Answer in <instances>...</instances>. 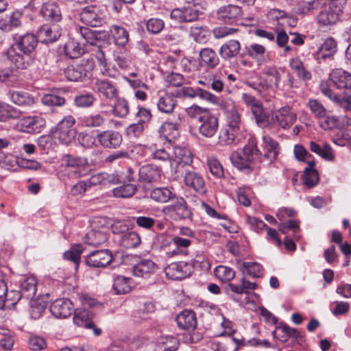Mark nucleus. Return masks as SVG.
Returning a JSON list of instances; mask_svg holds the SVG:
<instances>
[{
  "label": "nucleus",
  "mask_w": 351,
  "mask_h": 351,
  "mask_svg": "<svg viewBox=\"0 0 351 351\" xmlns=\"http://www.w3.org/2000/svg\"><path fill=\"white\" fill-rule=\"evenodd\" d=\"M73 305L71 300L65 298L55 300L50 306L51 314L56 318H66L71 315Z\"/></svg>",
  "instance_id": "19"
},
{
  "label": "nucleus",
  "mask_w": 351,
  "mask_h": 351,
  "mask_svg": "<svg viewBox=\"0 0 351 351\" xmlns=\"http://www.w3.org/2000/svg\"><path fill=\"white\" fill-rule=\"evenodd\" d=\"M113 289L116 294H125L131 290V279L123 276L114 278Z\"/></svg>",
  "instance_id": "48"
},
{
  "label": "nucleus",
  "mask_w": 351,
  "mask_h": 351,
  "mask_svg": "<svg viewBox=\"0 0 351 351\" xmlns=\"http://www.w3.org/2000/svg\"><path fill=\"white\" fill-rule=\"evenodd\" d=\"M141 243L140 235L134 231H128L121 236L119 243L125 249H132L137 247Z\"/></svg>",
  "instance_id": "37"
},
{
  "label": "nucleus",
  "mask_w": 351,
  "mask_h": 351,
  "mask_svg": "<svg viewBox=\"0 0 351 351\" xmlns=\"http://www.w3.org/2000/svg\"><path fill=\"white\" fill-rule=\"evenodd\" d=\"M75 31L79 34L85 43L94 45V43L100 38V32L90 29L89 27L77 26Z\"/></svg>",
  "instance_id": "47"
},
{
  "label": "nucleus",
  "mask_w": 351,
  "mask_h": 351,
  "mask_svg": "<svg viewBox=\"0 0 351 351\" xmlns=\"http://www.w3.org/2000/svg\"><path fill=\"white\" fill-rule=\"evenodd\" d=\"M113 260L112 252L108 250H95L85 258L86 264L94 268L105 267Z\"/></svg>",
  "instance_id": "10"
},
{
  "label": "nucleus",
  "mask_w": 351,
  "mask_h": 351,
  "mask_svg": "<svg viewBox=\"0 0 351 351\" xmlns=\"http://www.w3.org/2000/svg\"><path fill=\"white\" fill-rule=\"evenodd\" d=\"M243 12L241 7L228 4L221 6L217 10V17L219 20L228 24H234L241 19Z\"/></svg>",
  "instance_id": "9"
},
{
  "label": "nucleus",
  "mask_w": 351,
  "mask_h": 351,
  "mask_svg": "<svg viewBox=\"0 0 351 351\" xmlns=\"http://www.w3.org/2000/svg\"><path fill=\"white\" fill-rule=\"evenodd\" d=\"M80 16V20L86 25L99 27L105 22V8L97 5H88L82 8Z\"/></svg>",
  "instance_id": "5"
},
{
  "label": "nucleus",
  "mask_w": 351,
  "mask_h": 351,
  "mask_svg": "<svg viewBox=\"0 0 351 351\" xmlns=\"http://www.w3.org/2000/svg\"><path fill=\"white\" fill-rule=\"evenodd\" d=\"M151 198L160 203H167L176 197V194L167 187L154 189L150 193Z\"/></svg>",
  "instance_id": "39"
},
{
  "label": "nucleus",
  "mask_w": 351,
  "mask_h": 351,
  "mask_svg": "<svg viewBox=\"0 0 351 351\" xmlns=\"http://www.w3.org/2000/svg\"><path fill=\"white\" fill-rule=\"evenodd\" d=\"M330 80L339 89L351 88V74L341 69L332 70Z\"/></svg>",
  "instance_id": "22"
},
{
  "label": "nucleus",
  "mask_w": 351,
  "mask_h": 351,
  "mask_svg": "<svg viewBox=\"0 0 351 351\" xmlns=\"http://www.w3.org/2000/svg\"><path fill=\"white\" fill-rule=\"evenodd\" d=\"M297 115L289 106L282 107L272 115L269 125L278 126L284 130L289 128L296 121Z\"/></svg>",
  "instance_id": "7"
},
{
  "label": "nucleus",
  "mask_w": 351,
  "mask_h": 351,
  "mask_svg": "<svg viewBox=\"0 0 351 351\" xmlns=\"http://www.w3.org/2000/svg\"><path fill=\"white\" fill-rule=\"evenodd\" d=\"M157 269L156 264L149 259H144L133 267L134 276L139 278H147L154 274Z\"/></svg>",
  "instance_id": "26"
},
{
  "label": "nucleus",
  "mask_w": 351,
  "mask_h": 351,
  "mask_svg": "<svg viewBox=\"0 0 351 351\" xmlns=\"http://www.w3.org/2000/svg\"><path fill=\"white\" fill-rule=\"evenodd\" d=\"M166 276L171 280H182L191 276L192 269L189 264L180 261L172 263L165 269Z\"/></svg>",
  "instance_id": "11"
},
{
  "label": "nucleus",
  "mask_w": 351,
  "mask_h": 351,
  "mask_svg": "<svg viewBox=\"0 0 351 351\" xmlns=\"http://www.w3.org/2000/svg\"><path fill=\"white\" fill-rule=\"evenodd\" d=\"M95 88L106 99L112 100L118 97L119 89L115 83L107 79H97Z\"/></svg>",
  "instance_id": "15"
},
{
  "label": "nucleus",
  "mask_w": 351,
  "mask_h": 351,
  "mask_svg": "<svg viewBox=\"0 0 351 351\" xmlns=\"http://www.w3.org/2000/svg\"><path fill=\"white\" fill-rule=\"evenodd\" d=\"M162 211L165 215L176 221L190 219L193 215L186 200L182 197H176L175 202L165 206Z\"/></svg>",
  "instance_id": "4"
},
{
  "label": "nucleus",
  "mask_w": 351,
  "mask_h": 351,
  "mask_svg": "<svg viewBox=\"0 0 351 351\" xmlns=\"http://www.w3.org/2000/svg\"><path fill=\"white\" fill-rule=\"evenodd\" d=\"M252 113L256 120V123L260 127H266L269 125L268 117L265 112L262 103L259 101L257 104L251 108Z\"/></svg>",
  "instance_id": "52"
},
{
  "label": "nucleus",
  "mask_w": 351,
  "mask_h": 351,
  "mask_svg": "<svg viewBox=\"0 0 351 351\" xmlns=\"http://www.w3.org/2000/svg\"><path fill=\"white\" fill-rule=\"evenodd\" d=\"M219 58L214 50L204 48L199 51V64L210 69L215 68L219 64Z\"/></svg>",
  "instance_id": "35"
},
{
  "label": "nucleus",
  "mask_w": 351,
  "mask_h": 351,
  "mask_svg": "<svg viewBox=\"0 0 351 351\" xmlns=\"http://www.w3.org/2000/svg\"><path fill=\"white\" fill-rule=\"evenodd\" d=\"M108 240V235L106 232L100 230H92L88 232L85 237L84 242L92 246H98L106 243Z\"/></svg>",
  "instance_id": "41"
},
{
  "label": "nucleus",
  "mask_w": 351,
  "mask_h": 351,
  "mask_svg": "<svg viewBox=\"0 0 351 351\" xmlns=\"http://www.w3.org/2000/svg\"><path fill=\"white\" fill-rule=\"evenodd\" d=\"M6 56L17 69H27L32 62V56L23 53H19L16 51V48L14 47L8 49Z\"/></svg>",
  "instance_id": "16"
},
{
  "label": "nucleus",
  "mask_w": 351,
  "mask_h": 351,
  "mask_svg": "<svg viewBox=\"0 0 351 351\" xmlns=\"http://www.w3.org/2000/svg\"><path fill=\"white\" fill-rule=\"evenodd\" d=\"M263 147L265 151L264 158L269 160L270 162L276 159L279 152L280 145L278 141L269 135L263 136Z\"/></svg>",
  "instance_id": "30"
},
{
  "label": "nucleus",
  "mask_w": 351,
  "mask_h": 351,
  "mask_svg": "<svg viewBox=\"0 0 351 351\" xmlns=\"http://www.w3.org/2000/svg\"><path fill=\"white\" fill-rule=\"evenodd\" d=\"M46 125V121L40 116H28L21 119L17 126L26 133H39Z\"/></svg>",
  "instance_id": "12"
},
{
  "label": "nucleus",
  "mask_w": 351,
  "mask_h": 351,
  "mask_svg": "<svg viewBox=\"0 0 351 351\" xmlns=\"http://www.w3.org/2000/svg\"><path fill=\"white\" fill-rule=\"evenodd\" d=\"M75 123V119L73 116H66L51 128V133L61 144L69 145L74 141L76 136V131L73 128Z\"/></svg>",
  "instance_id": "1"
},
{
  "label": "nucleus",
  "mask_w": 351,
  "mask_h": 351,
  "mask_svg": "<svg viewBox=\"0 0 351 351\" xmlns=\"http://www.w3.org/2000/svg\"><path fill=\"white\" fill-rule=\"evenodd\" d=\"M227 104L229 108L226 110V127L240 132L241 117L234 106V103L229 100L227 101Z\"/></svg>",
  "instance_id": "33"
},
{
  "label": "nucleus",
  "mask_w": 351,
  "mask_h": 351,
  "mask_svg": "<svg viewBox=\"0 0 351 351\" xmlns=\"http://www.w3.org/2000/svg\"><path fill=\"white\" fill-rule=\"evenodd\" d=\"M158 132L168 141L176 138L178 136V124L173 122H165L159 128Z\"/></svg>",
  "instance_id": "49"
},
{
  "label": "nucleus",
  "mask_w": 351,
  "mask_h": 351,
  "mask_svg": "<svg viewBox=\"0 0 351 351\" xmlns=\"http://www.w3.org/2000/svg\"><path fill=\"white\" fill-rule=\"evenodd\" d=\"M138 174L139 182L150 184L160 179L162 170L155 165L147 164L139 167Z\"/></svg>",
  "instance_id": "13"
},
{
  "label": "nucleus",
  "mask_w": 351,
  "mask_h": 351,
  "mask_svg": "<svg viewBox=\"0 0 351 351\" xmlns=\"http://www.w3.org/2000/svg\"><path fill=\"white\" fill-rule=\"evenodd\" d=\"M219 129V119L211 112L206 114L198 123L191 127L190 131L197 135L195 131L207 138L213 137Z\"/></svg>",
  "instance_id": "3"
},
{
  "label": "nucleus",
  "mask_w": 351,
  "mask_h": 351,
  "mask_svg": "<svg viewBox=\"0 0 351 351\" xmlns=\"http://www.w3.org/2000/svg\"><path fill=\"white\" fill-rule=\"evenodd\" d=\"M162 351H176L178 350L179 340L173 336H162L158 338L156 343Z\"/></svg>",
  "instance_id": "46"
},
{
  "label": "nucleus",
  "mask_w": 351,
  "mask_h": 351,
  "mask_svg": "<svg viewBox=\"0 0 351 351\" xmlns=\"http://www.w3.org/2000/svg\"><path fill=\"white\" fill-rule=\"evenodd\" d=\"M337 51V43L336 40L333 38L329 37L322 44L317 52L313 54V56L318 61L332 59Z\"/></svg>",
  "instance_id": "20"
},
{
  "label": "nucleus",
  "mask_w": 351,
  "mask_h": 351,
  "mask_svg": "<svg viewBox=\"0 0 351 351\" xmlns=\"http://www.w3.org/2000/svg\"><path fill=\"white\" fill-rule=\"evenodd\" d=\"M280 330L285 335L280 337L279 339L282 342H286L289 337H291L293 339L294 343L302 345L304 341L303 335L296 328H291L289 325L285 323H280L278 326L276 327V330L273 332V335L275 337L276 332Z\"/></svg>",
  "instance_id": "25"
},
{
  "label": "nucleus",
  "mask_w": 351,
  "mask_h": 351,
  "mask_svg": "<svg viewBox=\"0 0 351 351\" xmlns=\"http://www.w3.org/2000/svg\"><path fill=\"white\" fill-rule=\"evenodd\" d=\"M210 111L207 108H202L197 105H193L186 109L187 114L195 121L198 123Z\"/></svg>",
  "instance_id": "61"
},
{
  "label": "nucleus",
  "mask_w": 351,
  "mask_h": 351,
  "mask_svg": "<svg viewBox=\"0 0 351 351\" xmlns=\"http://www.w3.org/2000/svg\"><path fill=\"white\" fill-rule=\"evenodd\" d=\"M41 101L45 106L55 107L64 106L66 100L55 94H45L42 97Z\"/></svg>",
  "instance_id": "62"
},
{
  "label": "nucleus",
  "mask_w": 351,
  "mask_h": 351,
  "mask_svg": "<svg viewBox=\"0 0 351 351\" xmlns=\"http://www.w3.org/2000/svg\"><path fill=\"white\" fill-rule=\"evenodd\" d=\"M106 121V119L100 113L88 114L81 118L82 125L88 128H101Z\"/></svg>",
  "instance_id": "40"
},
{
  "label": "nucleus",
  "mask_w": 351,
  "mask_h": 351,
  "mask_svg": "<svg viewBox=\"0 0 351 351\" xmlns=\"http://www.w3.org/2000/svg\"><path fill=\"white\" fill-rule=\"evenodd\" d=\"M304 184L308 188L314 187L319 181V175L317 170L304 169L302 175Z\"/></svg>",
  "instance_id": "63"
},
{
  "label": "nucleus",
  "mask_w": 351,
  "mask_h": 351,
  "mask_svg": "<svg viewBox=\"0 0 351 351\" xmlns=\"http://www.w3.org/2000/svg\"><path fill=\"white\" fill-rule=\"evenodd\" d=\"M94 67L92 59H82L77 64L67 66L64 69V75L69 81L82 82L89 77Z\"/></svg>",
  "instance_id": "2"
},
{
  "label": "nucleus",
  "mask_w": 351,
  "mask_h": 351,
  "mask_svg": "<svg viewBox=\"0 0 351 351\" xmlns=\"http://www.w3.org/2000/svg\"><path fill=\"white\" fill-rule=\"evenodd\" d=\"M245 84L252 88L257 95L262 97L265 95L266 90L271 87V84L267 80L258 74L248 77L245 81Z\"/></svg>",
  "instance_id": "29"
},
{
  "label": "nucleus",
  "mask_w": 351,
  "mask_h": 351,
  "mask_svg": "<svg viewBox=\"0 0 351 351\" xmlns=\"http://www.w3.org/2000/svg\"><path fill=\"white\" fill-rule=\"evenodd\" d=\"M95 139L101 147L106 149H117L120 147L123 141L121 134L113 130L97 132Z\"/></svg>",
  "instance_id": "8"
},
{
  "label": "nucleus",
  "mask_w": 351,
  "mask_h": 351,
  "mask_svg": "<svg viewBox=\"0 0 351 351\" xmlns=\"http://www.w3.org/2000/svg\"><path fill=\"white\" fill-rule=\"evenodd\" d=\"M241 49V47L239 41L230 40L221 46L219 54L223 59L230 60L237 57L239 54Z\"/></svg>",
  "instance_id": "28"
},
{
  "label": "nucleus",
  "mask_w": 351,
  "mask_h": 351,
  "mask_svg": "<svg viewBox=\"0 0 351 351\" xmlns=\"http://www.w3.org/2000/svg\"><path fill=\"white\" fill-rule=\"evenodd\" d=\"M207 165L210 172L216 178H220L223 176V169L220 162L214 157L208 158Z\"/></svg>",
  "instance_id": "64"
},
{
  "label": "nucleus",
  "mask_w": 351,
  "mask_h": 351,
  "mask_svg": "<svg viewBox=\"0 0 351 351\" xmlns=\"http://www.w3.org/2000/svg\"><path fill=\"white\" fill-rule=\"evenodd\" d=\"M93 55L96 58L99 64L102 66L101 71L103 75L112 77L110 74L109 69L107 68V62L105 58V54L100 47L96 46L92 49Z\"/></svg>",
  "instance_id": "60"
},
{
  "label": "nucleus",
  "mask_w": 351,
  "mask_h": 351,
  "mask_svg": "<svg viewBox=\"0 0 351 351\" xmlns=\"http://www.w3.org/2000/svg\"><path fill=\"white\" fill-rule=\"evenodd\" d=\"M23 298L32 300L36 293V281L34 278H27L21 285V290Z\"/></svg>",
  "instance_id": "45"
},
{
  "label": "nucleus",
  "mask_w": 351,
  "mask_h": 351,
  "mask_svg": "<svg viewBox=\"0 0 351 351\" xmlns=\"http://www.w3.org/2000/svg\"><path fill=\"white\" fill-rule=\"evenodd\" d=\"M116 99L112 109V114L114 117L125 118L130 112L129 103L124 98L117 97Z\"/></svg>",
  "instance_id": "50"
},
{
  "label": "nucleus",
  "mask_w": 351,
  "mask_h": 351,
  "mask_svg": "<svg viewBox=\"0 0 351 351\" xmlns=\"http://www.w3.org/2000/svg\"><path fill=\"white\" fill-rule=\"evenodd\" d=\"M10 99L16 105L22 107H30L34 104V98L30 94L23 91H12L8 93Z\"/></svg>",
  "instance_id": "34"
},
{
  "label": "nucleus",
  "mask_w": 351,
  "mask_h": 351,
  "mask_svg": "<svg viewBox=\"0 0 351 351\" xmlns=\"http://www.w3.org/2000/svg\"><path fill=\"white\" fill-rule=\"evenodd\" d=\"M19 158L12 154L0 152V166L7 169L17 167Z\"/></svg>",
  "instance_id": "58"
},
{
  "label": "nucleus",
  "mask_w": 351,
  "mask_h": 351,
  "mask_svg": "<svg viewBox=\"0 0 351 351\" xmlns=\"http://www.w3.org/2000/svg\"><path fill=\"white\" fill-rule=\"evenodd\" d=\"M84 52V49L80 47L78 43L74 40H69L64 46V53L70 59L77 58Z\"/></svg>",
  "instance_id": "51"
},
{
  "label": "nucleus",
  "mask_w": 351,
  "mask_h": 351,
  "mask_svg": "<svg viewBox=\"0 0 351 351\" xmlns=\"http://www.w3.org/2000/svg\"><path fill=\"white\" fill-rule=\"evenodd\" d=\"M15 43L12 45L14 48L19 49L21 52L31 56L36 49L38 40L33 34H25L15 38Z\"/></svg>",
  "instance_id": "14"
},
{
  "label": "nucleus",
  "mask_w": 351,
  "mask_h": 351,
  "mask_svg": "<svg viewBox=\"0 0 351 351\" xmlns=\"http://www.w3.org/2000/svg\"><path fill=\"white\" fill-rule=\"evenodd\" d=\"M82 252L83 246L81 244H75L64 253V257L65 259L73 262L76 265V268H77L80 263Z\"/></svg>",
  "instance_id": "55"
},
{
  "label": "nucleus",
  "mask_w": 351,
  "mask_h": 351,
  "mask_svg": "<svg viewBox=\"0 0 351 351\" xmlns=\"http://www.w3.org/2000/svg\"><path fill=\"white\" fill-rule=\"evenodd\" d=\"M96 101L94 95L89 92L77 93L73 99L74 104L77 108H88L93 106Z\"/></svg>",
  "instance_id": "42"
},
{
  "label": "nucleus",
  "mask_w": 351,
  "mask_h": 351,
  "mask_svg": "<svg viewBox=\"0 0 351 351\" xmlns=\"http://www.w3.org/2000/svg\"><path fill=\"white\" fill-rule=\"evenodd\" d=\"M110 32L117 46L124 47L128 44L129 34L124 27L113 25L110 27Z\"/></svg>",
  "instance_id": "36"
},
{
  "label": "nucleus",
  "mask_w": 351,
  "mask_h": 351,
  "mask_svg": "<svg viewBox=\"0 0 351 351\" xmlns=\"http://www.w3.org/2000/svg\"><path fill=\"white\" fill-rule=\"evenodd\" d=\"M47 304L42 300H32L30 303L29 314L32 319H38L42 317L45 309Z\"/></svg>",
  "instance_id": "59"
},
{
  "label": "nucleus",
  "mask_w": 351,
  "mask_h": 351,
  "mask_svg": "<svg viewBox=\"0 0 351 351\" xmlns=\"http://www.w3.org/2000/svg\"><path fill=\"white\" fill-rule=\"evenodd\" d=\"M307 106L315 118L320 119L326 117L327 110L318 99H309Z\"/></svg>",
  "instance_id": "56"
},
{
  "label": "nucleus",
  "mask_w": 351,
  "mask_h": 351,
  "mask_svg": "<svg viewBox=\"0 0 351 351\" xmlns=\"http://www.w3.org/2000/svg\"><path fill=\"white\" fill-rule=\"evenodd\" d=\"M176 155L178 159V171L186 165L190 166L193 162L192 154L188 149L178 148L176 149Z\"/></svg>",
  "instance_id": "53"
},
{
  "label": "nucleus",
  "mask_w": 351,
  "mask_h": 351,
  "mask_svg": "<svg viewBox=\"0 0 351 351\" xmlns=\"http://www.w3.org/2000/svg\"><path fill=\"white\" fill-rule=\"evenodd\" d=\"M137 190L135 184L125 183L123 185L115 188L113 190V195L116 197L129 198L134 195Z\"/></svg>",
  "instance_id": "54"
},
{
  "label": "nucleus",
  "mask_w": 351,
  "mask_h": 351,
  "mask_svg": "<svg viewBox=\"0 0 351 351\" xmlns=\"http://www.w3.org/2000/svg\"><path fill=\"white\" fill-rule=\"evenodd\" d=\"M239 133V131L232 128L227 127L223 128L219 132L217 147L218 148L223 147H230L235 143L236 137Z\"/></svg>",
  "instance_id": "31"
},
{
  "label": "nucleus",
  "mask_w": 351,
  "mask_h": 351,
  "mask_svg": "<svg viewBox=\"0 0 351 351\" xmlns=\"http://www.w3.org/2000/svg\"><path fill=\"white\" fill-rule=\"evenodd\" d=\"M177 105V99L173 93H166L161 95L157 102L159 111L166 114H171Z\"/></svg>",
  "instance_id": "32"
},
{
  "label": "nucleus",
  "mask_w": 351,
  "mask_h": 351,
  "mask_svg": "<svg viewBox=\"0 0 351 351\" xmlns=\"http://www.w3.org/2000/svg\"><path fill=\"white\" fill-rule=\"evenodd\" d=\"M215 275L221 281L230 282L234 278L235 272L230 267L219 265L215 269Z\"/></svg>",
  "instance_id": "57"
},
{
  "label": "nucleus",
  "mask_w": 351,
  "mask_h": 351,
  "mask_svg": "<svg viewBox=\"0 0 351 351\" xmlns=\"http://www.w3.org/2000/svg\"><path fill=\"white\" fill-rule=\"evenodd\" d=\"M36 34L38 40L45 44L54 43L61 36V32L58 26L47 24L40 27Z\"/></svg>",
  "instance_id": "18"
},
{
  "label": "nucleus",
  "mask_w": 351,
  "mask_h": 351,
  "mask_svg": "<svg viewBox=\"0 0 351 351\" xmlns=\"http://www.w3.org/2000/svg\"><path fill=\"white\" fill-rule=\"evenodd\" d=\"M21 116V111L12 106L0 103V120L7 121L10 119H19Z\"/></svg>",
  "instance_id": "43"
},
{
  "label": "nucleus",
  "mask_w": 351,
  "mask_h": 351,
  "mask_svg": "<svg viewBox=\"0 0 351 351\" xmlns=\"http://www.w3.org/2000/svg\"><path fill=\"white\" fill-rule=\"evenodd\" d=\"M184 182L187 186L192 188L196 192L199 193H204L206 192L204 180L197 172L186 171Z\"/></svg>",
  "instance_id": "24"
},
{
  "label": "nucleus",
  "mask_w": 351,
  "mask_h": 351,
  "mask_svg": "<svg viewBox=\"0 0 351 351\" xmlns=\"http://www.w3.org/2000/svg\"><path fill=\"white\" fill-rule=\"evenodd\" d=\"M40 14L45 20L56 23L62 20V12L58 5L55 2L43 3Z\"/></svg>",
  "instance_id": "27"
},
{
  "label": "nucleus",
  "mask_w": 351,
  "mask_h": 351,
  "mask_svg": "<svg viewBox=\"0 0 351 351\" xmlns=\"http://www.w3.org/2000/svg\"><path fill=\"white\" fill-rule=\"evenodd\" d=\"M241 150L242 154L245 157L247 161L250 162L252 167L258 161L261 152L257 148L256 143L254 140L250 141Z\"/></svg>",
  "instance_id": "38"
},
{
  "label": "nucleus",
  "mask_w": 351,
  "mask_h": 351,
  "mask_svg": "<svg viewBox=\"0 0 351 351\" xmlns=\"http://www.w3.org/2000/svg\"><path fill=\"white\" fill-rule=\"evenodd\" d=\"M245 56H248L255 60L258 64H261L265 61L267 57L265 47L257 43L245 45L240 56L243 58Z\"/></svg>",
  "instance_id": "23"
},
{
  "label": "nucleus",
  "mask_w": 351,
  "mask_h": 351,
  "mask_svg": "<svg viewBox=\"0 0 351 351\" xmlns=\"http://www.w3.org/2000/svg\"><path fill=\"white\" fill-rule=\"evenodd\" d=\"M230 160L234 167L241 171L251 172L253 167L247 161L245 157L242 154L241 150L233 152L230 156Z\"/></svg>",
  "instance_id": "44"
},
{
  "label": "nucleus",
  "mask_w": 351,
  "mask_h": 351,
  "mask_svg": "<svg viewBox=\"0 0 351 351\" xmlns=\"http://www.w3.org/2000/svg\"><path fill=\"white\" fill-rule=\"evenodd\" d=\"M343 10L334 5V3H329L317 16L319 26L323 29H330L339 21V16L343 12Z\"/></svg>",
  "instance_id": "6"
},
{
  "label": "nucleus",
  "mask_w": 351,
  "mask_h": 351,
  "mask_svg": "<svg viewBox=\"0 0 351 351\" xmlns=\"http://www.w3.org/2000/svg\"><path fill=\"white\" fill-rule=\"evenodd\" d=\"M176 322L180 329L193 330L197 327V318L195 312L185 309L176 316Z\"/></svg>",
  "instance_id": "21"
},
{
  "label": "nucleus",
  "mask_w": 351,
  "mask_h": 351,
  "mask_svg": "<svg viewBox=\"0 0 351 351\" xmlns=\"http://www.w3.org/2000/svg\"><path fill=\"white\" fill-rule=\"evenodd\" d=\"M199 16V10L189 5L176 8L171 12V18L178 23H189L196 21Z\"/></svg>",
  "instance_id": "17"
}]
</instances>
